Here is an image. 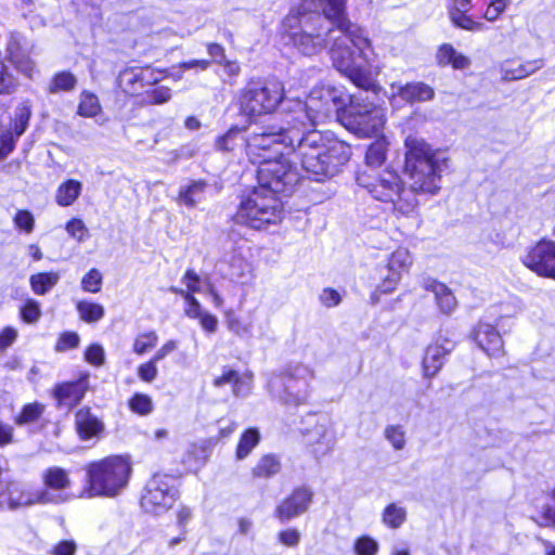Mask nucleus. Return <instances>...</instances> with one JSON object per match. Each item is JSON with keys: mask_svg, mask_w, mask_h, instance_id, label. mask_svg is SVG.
<instances>
[{"mask_svg": "<svg viewBox=\"0 0 555 555\" xmlns=\"http://www.w3.org/2000/svg\"><path fill=\"white\" fill-rule=\"evenodd\" d=\"M281 463L274 455L262 456L253 468V475L258 478H269L279 473Z\"/></svg>", "mask_w": 555, "mask_h": 555, "instance_id": "4c0bfd02", "label": "nucleus"}, {"mask_svg": "<svg viewBox=\"0 0 555 555\" xmlns=\"http://www.w3.org/2000/svg\"><path fill=\"white\" fill-rule=\"evenodd\" d=\"M260 441V433L256 428H249L245 430L236 447V459L243 460L249 455L254 448L258 446Z\"/></svg>", "mask_w": 555, "mask_h": 555, "instance_id": "f704fd0d", "label": "nucleus"}, {"mask_svg": "<svg viewBox=\"0 0 555 555\" xmlns=\"http://www.w3.org/2000/svg\"><path fill=\"white\" fill-rule=\"evenodd\" d=\"M389 101L395 103L397 99L413 104L415 102H427L435 98V90L422 81L408 82L405 85L392 82L389 90Z\"/></svg>", "mask_w": 555, "mask_h": 555, "instance_id": "a211bd4d", "label": "nucleus"}, {"mask_svg": "<svg viewBox=\"0 0 555 555\" xmlns=\"http://www.w3.org/2000/svg\"><path fill=\"white\" fill-rule=\"evenodd\" d=\"M158 341V336L155 332H147L140 334L135 337L133 343V352L142 356L153 349Z\"/></svg>", "mask_w": 555, "mask_h": 555, "instance_id": "37998d69", "label": "nucleus"}, {"mask_svg": "<svg viewBox=\"0 0 555 555\" xmlns=\"http://www.w3.org/2000/svg\"><path fill=\"white\" fill-rule=\"evenodd\" d=\"M24 37L20 34L10 35L7 47L9 60L17 70L28 78H33L36 73V64L24 49Z\"/></svg>", "mask_w": 555, "mask_h": 555, "instance_id": "4be33fe9", "label": "nucleus"}, {"mask_svg": "<svg viewBox=\"0 0 555 555\" xmlns=\"http://www.w3.org/2000/svg\"><path fill=\"white\" fill-rule=\"evenodd\" d=\"M77 544L74 540H64L56 543L51 550V555H75Z\"/></svg>", "mask_w": 555, "mask_h": 555, "instance_id": "0e129e2a", "label": "nucleus"}, {"mask_svg": "<svg viewBox=\"0 0 555 555\" xmlns=\"http://www.w3.org/2000/svg\"><path fill=\"white\" fill-rule=\"evenodd\" d=\"M77 433L82 440H88L104 430L103 422L89 408H82L75 415Z\"/></svg>", "mask_w": 555, "mask_h": 555, "instance_id": "393cba45", "label": "nucleus"}, {"mask_svg": "<svg viewBox=\"0 0 555 555\" xmlns=\"http://www.w3.org/2000/svg\"><path fill=\"white\" fill-rule=\"evenodd\" d=\"M44 405L38 402H33L24 405L21 413L15 417L17 425L31 424L38 421L43 414Z\"/></svg>", "mask_w": 555, "mask_h": 555, "instance_id": "a19ab883", "label": "nucleus"}, {"mask_svg": "<svg viewBox=\"0 0 555 555\" xmlns=\"http://www.w3.org/2000/svg\"><path fill=\"white\" fill-rule=\"evenodd\" d=\"M542 67V62L539 60L518 62L514 60L505 61L502 66V78L505 80L524 79L531 74L535 73Z\"/></svg>", "mask_w": 555, "mask_h": 555, "instance_id": "bb28decb", "label": "nucleus"}, {"mask_svg": "<svg viewBox=\"0 0 555 555\" xmlns=\"http://www.w3.org/2000/svg\"><path fill=\"white\" fill-rule=\"evenodd\" d=\"M132 473L130 459L125 455H109L90 462L86 466L89 498H115L128 486Z\"/></svg>", "mask_w": 555, "mask_h": 555, "instance_id": "39448f33", "label": "nucleus"}, {"mask_svg": "<svg viewBox=\"0 0 555 555\" xmlns=\"http://www.w3.org/2000/svg\"><path fill=\"white\" fill-rule=\"evenodd\" d=\"M289 125L285 121V126L279 129L253 133L246 142V153L249 160L254 164H261L266 159H273L282 154L281 146L285 147V134L288 133Z\"/></svg>", "mask_w": 555, "mask_h": 555, "instance_id": "f8f14e48", "label": "nucleus"}, {"mask_svg": "<svg viewBox=\"0 0 555 555\" xmlns=\"http://www.w3.org/2000/svg\"><path fill=\"white\" fill-rule=\"evenodd\" d=\"M77 85V78L69 72H60L53 76L49 85L50 93L72 91Z\"/></svg>", "mask_w": 555, "mask_h": 555, "instance_id": "58836bf2", "label": "nucleus"}, {"mask_svg": "<svg viewBox=\"0 0 555 555\" xmlns=\"http://www.w3.org/2000/svg\"><path fill=\"white\" fill-rule=\"evenodd\" d=\"M22 134L16 131L3 129L0 132V160L5 159L15 149L16 142Z\"/></svg>", "mask_w": 555, "mask_h": 555, "instance_id": "79ce46f5", "label": "nucleus"}, {"mask_svg": "<svg viewBox=\"0 0 555 555\" xmlns=\"http://www.w3.org/2000/svg\"><path fill=\"white\" fill-rule=\"evenodd\" d=\"M81 287L88 293H99L102 287V274L98 269H91L81 280Z\"/></svg>", "mask_w": 555, "mask_h": 555, "instance_id": "3c124183", "label": "nucleus"}, {"mask_svg": "<svg viewBox=\"0 0 555 555\" xmlns=\"http://www.w3.org/2000/svg\"><path fill=\"white\" fill-rule=\"evenodd\" d=\"M347 0H320L322 13H308L304 8L292 11L282 22L281 36L285 44L295 48L302 55H315L333 46V36H339L334 20L327 15L330 9L337 10L345 18Z\"/></svg>", "mask_w": 555, "mask_h": 555, "instance_id": "20e7f679", "label": "nucleus"}, {"mask_svg": "<svg viewBox=\"0 0 555 555\" xmlns=\"http://www.w3.org/2000/svg\"><path fill=\"white\" fill-rule=\"evenodd\" d=\"M341 124L358 137L378 135L386 124L385 109L366 100L352 99L340 116Z\"/></svg>", "mask_w": 555, "mask_h": 555, "instance_id": "1a4fd4ad", "label": "nucleus"}, {"mask_svg": "<svg viewBox=\"0 0 555 555\" xmlns=\"http://www.w3.org/2000/svg\"><path fill=\"white\" fill-rule=\"evenodd\" d=\"M205 312L206 311L202 309L199 301L194 295L185 301L184 313L186 317L198 320Z\"/></svg>", "mask_w": 555, "mask_h": 555, "instance_id": "69168bd1", "label": "nucleus"}, {"mask_svg": "<svg viewBox=\"0 0 555 555\" xmlns=\"http://www.w3.org/2000/svg\"><path fill=\"white\" fill-rule=\"evenodd\" d=\"M455 343L447 337L439 336L429 345L423 358V373L431 378L438 374L444 364L446 357L454 349Z\"/></svg>", "mask_w": 555, "mask_h": 555, "instance_id": "f3484780", "label": "nucleus"}, {"mask_svg": "<svg viewBox=\"0 0 555 555\" xmlns=\"http://www.w3.org/2000/svg\"><path fill=\"white\" fill-rule=\"evenodd\" d=\"M16 228L30 233L34 230L35 219L28 210H18L13 218Z\"/></svg>", "mask_w": 555, "mask_h": 555, "instance_id": "052dcab7", "label": "nucleus"}, {"mask_svg": "<svg viewBox=\"0 0 555 555\" xmlns=\"http://www.w3.org/2000/svg\"><path fill=\"white\" fill-rule=\"evenodd\" d=\"M240 129L237 127L231 128L227 133L219 137L216 141V146L219 151H232L236 145Z\"/></svg>", "mask_w": 555, "mask_h": 555, "instance_id": "13d9d810", "label": "nucleus"}, {"mask_svg": "<svg viewBox=\"0 0 555 555\" xmlns=\"http://www.w3.org/2000/svg\"><path fill=\"white\" fill-rule=\"evenodd\" d=\"M181 281L185 285V291L191 292V295H194V293H198L201 291V279L194 270H186Z\"/></svg>", "mask_w": 555, "mask_h": 555, "instance_id": "e2e57ef3", "label": "nucleus"}, {"mask_svg": "<svg viewBox=\"0 0 555 555\" xmlns=\"http://www.w3.org/2000/svg\"><path fill=\"white\" fill-rule=\"evenodd\" d=\"M389 142L385 137H380L376 139L366 151L365 160H366V169H376L380 167L386 160V154L388 150Z\"/></svg>", "mask_w": 555, "mask_h": 555, "instance_id": "7c9ffc66", "label": "nucleus"}, {"mask_svg": "<svg viewBox=\"0 0 555 555\" xmlns=\"http://www.w3.org/2000/svg\"><path fill=\"white\" fill-rule=\"evenodd\" d=\"M82 191V183L75 179H68L61 183L55 192V202L61 207L73 205Z\"/></svg>", "mask_w": 555, "mask_h": 555, "instance_id": "c756f323", "label": "nucleus"}, {"mask_svg": "<svg viewBox=\"0 0 555 555\" xmlns=\"http://www.w3.org/2000/svg\"><path fill=\"white\" fill-rule=\"evenodd\" d=\"M406 520V509L396 503L388 504L382 514V521L391 529L400 528Z\"/></svg>", "mask_w": 555, "mask_h": 555, "instance_id": "72a5a7b5", "label": "nucleus"}, {"mask_svg": "<svg viewBox=\"0 0 555 555\" xmlns=\"http://www.w3.org/2000/svg\"><path fill=\"white\" fill-rule=\"evenodd\" d=\"M476 5L477 2L475 0H450L448 13L452 24L469 31L483 30V24L468 15V12Z\"/></svg>", "mask_w": 555, "mask_h": 555, "instance_id": "412c9836", "label": "nucleus"}, {"mask_svg": "<svg viewBox=\"0 0 555 555\" xmlns=\"http://www.w3.org/2000/svg\"><path fill=\"white\" fill-rule=\"evenodd\" d=\"M55 501V498L46 489H35L26 485L9 481L7 507L11 509Z\"/></svg>", "mask_w": 555, "mask_h": 555, "instance_id": "2eb2a0df", "label": "nucleus"}, {"mask_svg": "<svg viewBox=\"0 0 555 555\" xmlns=\"http://www.w3.org/2000/svg\"><path fill=\"white\" fill-rule=\"evenodd\" d=\"M327 15L335 21L339 36H333L331 60L334 67L363 90H375L376 82L371 68L376 67V53L365 31L337 10L330 9Z\"/></svg>", "mask_w": 555, "mask_h": 555, "instance_id": "7ed1b4c3", "label": "nucleus"}, {"mask_svg": "<svg viewBox=\"0 0 555 555\" xmlns=\"http://www.w3.org/2000/svg\"><path fill=\"white\" fill-rule=\"evenodd\" d=\"M353 550L357 555H376L379 550V544L375 539L369 535H362L354 541Z\"/></svg>", "mask_w": 555, "mask_h": 555, "instance_id": "de8ad7c7", "label": "nucleus"}, {"mask_svg": "<svg viewBox=\"0 0 555 555\" xmlns=\"http://www.w3.org/2000/svg\"><path fill=\"white\" fill-rule=\"evenodd\" d=\"M171 89L165 86L156 87L146 92L144 103L150 105H162L170 101Z\"/></svg>", "mask_w": 555, "mask_h": 555, "instance_id": "a18cd8bd", "label": "nucleus"}, {"mask_svg": "<svg viewBox=\"0 0 555 555\" xmlns=\"http://www.w3.org/2000/svg\"><path fill=\"white\" fill-rule=\"evenodd\" d=\"M79 318L87 323L100 321L105 313L104 307L100 304L80 300L76 305Z\"/></svg>", "mask_w": 555, "mask_h": 555, "instance_id": "c9c22d12", "label": "nucleus"}, {"mask_svg": "<svg viewBox=\"0 0 555 555\" xmlns=\"http://www.w3.org/2000/svg\"><path fill=\"white\" fill-rule=\"evenodd\" d=\"M158 375L157 362L152 358L138 366V376L145 383H152Z\"/></svg>", "mask_w": 555, "mask_h": 555, "instance_id": "bf43d9fd", "label": "nucleus"}, {"mask_svg": "<svg viewBox=\"0 0 555 555\" xmlns=\"http://www.w3.org/2000/svg\"><path fill=\"white\" fill-rule=\"evenodd\" d=\"M520 260L537 275L555 280V241L540 240L527 249Z\"/></svg>", "mask_w": 555, "mask_h": 555, "instance_id": "4468645a", "label": "nucleus"}, {"mask_svg": "<svg viewBox=\"0 0 555 555\" xmlns=\"http://www.w3.org/2000/svg\"><path fill=\"white\" fill-rule=\"evenodd\" d=\"M238 383H240V375L234 370L224 371L221 376L216 377L214 380V385L216 387H221L225 384H233V392L235 396L241 395V391L238 388Z\"/></svg>", "mask_w": 555, "mask_h": 555, "instance_id": "864d4df0", "label": "nucleus"}, {"mask_svg": "<svg viewBox=\"0 0 555 555\" xmlns=\"http://www.w3.org/2000/svg\"><path fill=\"white\" fill-rule=\"evenodd\" d=\"M384 437L397 451L405 447V431L401 425H388L384 430Z\"/></svg>", "mask_w": 555, "mask_h": 555, "instance_id": "c03bdc74", "label": "nucleus"}, {"mask_svg": "<svg viewBox=\"0 0 555 555\" xmlns=\"http://www.w3.org/2000/svg\"><path fill=\"white\" fill-rule=\"evenodd\" d=\"M88 390V377L85 376L76 382L62 383L53 390L54 398L59 405L73 408L78 404Z\"/></svg>", "mask_w": 555, "mask_h": 555, "instance_id": "b1692460", "label": "nucleus"}, {"mask_svg": "<svg viewBox=\"0 0 555 555\" xmlns=\"http://www.w3.org/2000/svg\"><path fill=\"white\" fill-rule=\"evenodd\" d=\"M41 315L39 304L34 299H28L21 309V317L27 323H36Z\"/></svg>", "mask_w": 555, "mask_h": 555, "instance_id": "6e6d98bb", "label": "nucleus"}, {"mask_svg": "<svg viewBox=\"0 0 555 555\" xmlns=\"http://www.w3.org/2000/svg\"><path fill=\"white\" fill-rule=\"evenodd\" d=\"M283 215V204L278 194L258 185L241 202L234 219L251 229L263 230L280 223Z\"/></svg>", "mask_w": 555, "mask_h": 555, "instance_id": "0eeeda50", "label": "nucleus"}, {"mask_svg": "<svg viewBox=\"0 0 555 555\" xmlns=\"http://www.w3.org/2000/svg\"><path fill=\"white\" fill-rule=\"evenodd\" d=\"M403 172L409 188L393 170H362L357 183L379 202L389 203L397 218L413 217L418 195L435 196L441 189V173L448 165L446 155L433 149L425 140L409 135L404 142Z\"/></svg>", "mask_w": 555, "mask_h": 555, "instance_id": "f257e3e1", "label": "nucleus"}, {"mask_svg": "<svg viewBox=\"0 0 555 555\" xmlns=\"http://www.w3.org/2000/svg\"><path fill=\"white\" fill-rule=\"evenodd\" d=\"M285 134V147L291 149L306 173L317 181L336 175L348 163L351 149L335 138L324 135L315 127L292 122Z\"/></svg>", "mask_w": 555, "mask_h": 555, "instance_id": "f03ea898", "label": "nucleus"}, {"mask_svg": "<svg viewBox=\"0 0 555 555\" xmlns=\"http://www.w3.org/2000/svg\"><path fill=\"white\" fill-rule=\"evenodd\" d=\"M551 499L552 502L544 504L539 512V517L535 521L540 526H555V489L552 491Z\"/></svg>", "mask_w": 555, "mask_h": 555, "instance_id": "8fccbe9b", "label": "nucleus"}, {"mask_svg": "<svg viewBox=\"0 0 555 555\" xmlns=\"http://www.w3.org/2000/svg\"><path fill=\"white\" fill-rule=\"evenodd\" d=\"M60 275L56 272H41L30 276V286L35 294L44 295L57 284Z\"/></svg>", "mask_w": 555, "mask_h": 555, "instance_id": "473e14b6", "label": "nucleus"}, {"mask_svg": "<svg viewBox=\"0 0 555 555\" xmlns=\"http://www.w3.org/2000/svg\"><path fill=\"white\" fill-rule=\"evenodd\" d=\"M508 0H486L487 9L483 13V17L489 21H495L505 10Z\"/></svg>", "mask_w": 555, "mask_h": 555, "instance_id": "5fc2aeb1", "label": "nucleus"}, {"mask_svg": "<svg viewBox=\"0 0 555 555\" xmlns=\"http://www.w3.org/2000/svg\"><path fill=\"white\" fill-rule=\"evenodd\" d=\"M474 339L489 357L498 358L504 354V341L493 325L479 323L474 331Z\"/></svg>", "mask_w": 555, "mask_h": 555, "instance_id": "5701e85b", "label": "nucleus"}, {"mask_svg": "<svg viewBox=\"0 0 555 555\" xmlns=\"http://www.w3.org/2000/svg\"><path fill=\"white\" fill-rule=\"evenodd\" d=\"M301 371L310 374L308 369L297 367L296 375L286 374L273 378L269 383L270 390L286 405L304 404L310 396L308 380L305 377H299Z\"/></svg>", "mask_w": 555, "mask_h": 555, "instance_id": "ddd939ff", "label": "nucleus"}, {"mask_svg": "<svg viewBox=\"0 0 555 555\" xmlns=\"http://www.w3.org/2000/svg\"><path fill=\"white\" fill-rule=\"evenodd\" d=\"M227 326L230 332L240 337H250L253 335L251 322H246L237 317H229Z\"/></svg>", "mask_w": 555, "mask_h": 555, "instance_id": "09e8293b", "label": "nucleus"}, {"mask_svg": "<svg viewBox=\"0 0 555 555\" xmlns=\"http://www.w3.org/2000/svg\"><path fill=\"white\" fill-rule=\"evenodd\" d=\"M207 184L203 180L192 181L189 185L180 189L178 202L189 208H194L205 198Z\"/></svg>", "mask_w": 555, "mask_h": 555, "instance_id": "c85d7f7f", "label": "nucleus"}, {"mask_svg": "<svg viewBox=\"0 0 555 555\" xmlns=\"http://www.w3.org/2000/svg\"><path fill=\"white\" fill-rule=\"evenodd\" d=\"M67 233L79 243L86 241L89 236V230L81 219L73 218L66 223Z\"/></svg>", "mask_w": 555, "mask_h": 555, "instance_id": "603ef678", "label": "nucleus"}, {"mask_svg": "<svg viewBox=\"0 0 555 555\" xmlns=\"http://www.w3.org/2000/svg\"><path fill=\"white\" fill-rule=\"evenodd\" d=\"M413 263L412 254L403 247L396 249L388 259V274L379 284L383 293H390L400 282L402 274L408 272Z\"/></svg>", "mask_w": 555, "mask_h": 555, "instance_id": "dca6fc26", "label": "nucleus"}, {"mask_svg": "<svg viewBox=\"0 0 555 555\" xmlns=\"http://www.w3.org/2000/svg\"><path fill=\"white\" fill-rule=\"evenodd\" d=\"M129 409L141 416L149 415L154 410V403L149 395L137 392L128 401Z\"/></svg>", "mask_w": 555, "mask_h": 555, "instance_id": "ea45409f", "label": "nucleus"}, {"mask_svg": "<svg viewBox=\"0 0 555 555\" xmlns=\"http://www.w3.org/2000/svg\"><path fill=\"white\" fill-rule=\"evenodd\" d=\"M31 116V111L29 105L22 104L15 111V117L12 126L10 127L12 130L16 131L17 134H23L28 126V121Z\"/></svg>", "mask_w": 555, "mask_h": 555, "instance_id": "49530a36", "label": "nucleus"}, {"mask_svg": "<svg viewBox=\"0 0 555 555\" xmlns=\"http://www.w3.org/2000/svg\"><path fill=\"white\" fill-rule=\"evenodd\" d=\"M85 359L92 365L101 366L105 362V351L101 345L92 344L85 351Z\"/></svg>", "mask_w": 555, "mask_h": 555, "instance_id": "4d7b16f0", "label": "nucleus"}, {"mask_svg": "<svg viewBox=\"0 0 555 555\" xmlns=\"http://www.w3.org/2000/svg\"><path fill=\"white\" fill-rule=\"evenodd\" d=\"M337 91L331 86L313 88L305 102L289 100L286 103V122L315 127L335 109Z\"/></svg>", "mask_w": 555, "mask_h": 555, "instance_id": "6e6552de", "label": "nucleus"}, {"mask_svg": "<svg viewBox=\"0 0 555 555\" xmlns=\"http://www.w3.org/2000/svg\"><path fill=\"white\" fill-rule=\"evenodd\" d=\"M285 99L284 85L276 79L250 80L236 96V106L242 116L254 119L271 114Z\"/></svg>", "mask_w": 555, "mask_h": 555, "instance_id": "423d86ee", "label": "nucleus"}, {"mask_svg": "<svg viewBox=\"0 0 555 555\" xmlns=\"http://www.w3.org/2000/svg\"><path fill=\"white\" fill-rule=\"evenodd\" d=\"M79 335L77 333L65 332L60 336L55 348L57 351L74 349L79 345Z\"/></svg>", "mask_w": 555, "mask_h": 555, "instance_id": "680f3d73", "label": "nucleus"}, {"mask_svg": "<svg viewBox=\"0 0 555 555\" xmlns=\"http://www.w3.org/2000/svg\"><path fill=\"white\" fill-rule=\"evenodd\" d=\"M456 50L449 43L442 44L437 52V60L440 65L451 64Z\"/></svg>", "mask_w": 555, "mask_h": 555, "instance_id": "774afa93", "label": "nucleus"}, {"mask_svg": "<svg viewBox=\"0 0 555 555\" xmlns=\"http://www.w3.org/2000/svg\"><path fill=\"white\" fill-rule=\"evenodd\" d=\"M177 495L178 491L170 476L154 475L146 483L141 506L145 513L162 515L172 507Z\"/></svg>", "mask_w": 555, "mask_h": 555, "instance_id": "9b49d317", "label": "nucleus"}, {"mask_svg": "<svg viewBox=\"0 0 555 555\" xmlns=\"http://www.w3.org/2000/svg\"><path fill=\"white\" fill-rule=\"evenodd\" d=\"M42 481L46 487L52 490H64L70 486V478L67 470L59 466L46 469L42 474Z\"/></svg>", "mask_w": 555, "mask_h": 555, "instance_id": "2f4dec72", "label": "nucleus"}, {"mask_svg": "<svg viewBox=\"0 0 555 555\" xmlns=\"http://www.w3.org/2000/svg\"><path fill=\"white\" fill-rule=\"evenodd\" d=\"M258 185L275 194L288 193L298 183L300 173L286 156L266 159L257 170Z\"/></svg>", "mask_w": 555, "mask_h": 555, "instance_id": "9d476101", "label": "nucleus"}, {"mask_svg": "<svg viewBox=\"0 0 555 555\" xmlns=\"http://www.w3.org/2000/svg\"><path fill=\"white\" fill-rule=\"evenodd\" d=\"M424 288L434 294L438 309L443 314H451L457 307V300L452 291L436 280L424 282Z\"/></svg>", "mask_w": 555, "mask_h": 555, "instance_id": "a878e982", "label": "nucleus"}, {"mask_svg": "<svg viewBox=\"0 0 555 555\" xmlns=\"http://www.w3.org/2000/svg\"><path fill=\"white\" fill-rule=\"evenodd\" d=\"M320 300L325 307L332 308L340 302L341 297L337 291L333 288H325L320 295Z\"/></svg>", "mask_w": 555, "mask_h": 555, "instance_id": "338daca9", "label": "nucleus"}, {"mask_svg": "<svg viewBox=\"0 0 555 555\" xmlns=\"http://www.w3.org/2000/svg\"><path fill=\"white\" fill-rule=\"evenodd\" d=\"M102 111L99 98L89 91H82L78 105V114L86 118L95 117Z\"/></svg>", "mask_w": 555, "mask_h": 555, "instance_id": "e433bc0d", "label": "nucleus"}, {"mask_svg": "<svg viewBox=\"0 0 555 555\" xmlns=\"http://www.w3.org/2000/svg\"><path fill=\"white\" fill-rule=\"evenodd\" d=\"M159 78L150 68L129 67L121 70L117 81L119 88L128 93L135 94L146 85L156 83Z\"/></svg>", "mask_w": 555, "mask_h": 555, "instance_id": "6ab92c4d", "label": "nucleus"}, {"mask_svg": "<svg viewBox=\"0 0 555 555\" xmlns=\"http://www.w3.org/2000/svg\"><path fill=\"white\" fill-rule=\"evenodd\" d=\"M230 274L233 279L242 283H246L254 276L253 264L245 258L241 248L234 249L231 255L228 256Z\"/></svg>", "mask_w": 555, "mask_h": 555, "instance_id": "cd10ccee", "label": "nucleus"}, {"mask_svg": "<svg viewBox=\"0 0 555 555\" xmlns=\"http://www.w3.org/2000/svg\"><path fill=\"white\" fill-rule=\"evenodd\" d=\"M312 500V492L307 488L296 489L275 509V516L281 521L289 520L304 514Z\"/></svg>", "mask_w": 555, "mask_h": 555, "instance_id": "aec40b11", "label": "nucleus"}]
</instances>
